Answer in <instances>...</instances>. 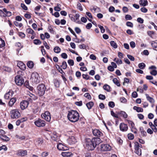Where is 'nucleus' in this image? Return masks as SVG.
<instances>
[{"label": "nucleus", "instance_id": "obj_1", "mask_svg": "<svg viewBox=\"0 0 157 157\" xmlns=\"http://www.w3.org/2000/svg\"><path fill=\"white\" fill-rule=\"evenodd\" d=\"M78 113L75 110H71L68 111L67 117L68 120L71 122L77 121L79 118Z\"/></svg>", "mask_w": 157, "mask_h": 157}, {"label": "nucleus", "instance_id": "obj_2", "mask_svg": "<svg viewBox=\"0 0 157 157\" xmlns=\"http://www.w3.org/2000/svg\"><path fill=\"white\" fill-rule=\"evenodd\" d=\"M38 94L40 96H43L45 92L46 88L43 84H39L37 87Z\"/></svg>", "mask_w": 157, "mask_h": 157}, {"label": "nucleus", "instance_id": "obj_3", "mask_svg": "<svg viewBox=\"0 0 157 157\" xmlns=\"http://www.w3.org/2000/svg\"><path fill=\"white\" fill-rule=\"evenodd\" d=\"M31 79L33 82H34L36 84H37L40 82V78L38 74L36 72H34L32 73Z\"/></svg>", "mask_w": 157, "mask_h": 157}, {"label": "nucleus", "instance_id": "obj_4", "mask_svg": "<svg viewBox=\"0 0 157 157\" xmlns=\"http://www.w3.org/2000/svg\"><path fill=\"white\" fill-rule=\"evenodd\" d=\"M15 81L16 84L19 86L22 85L24 82L23 77L20 75H17L15 77Z\"/></svg>", "mask_w": 157, "mask_h": 157}, {"label": "nucleus", "instance_id": "obj_5", "mask_svg": "<svg viewBox=\"0 0 157 157\" xmlns=\"http://www.w3.org/2000/svg\"><path fill=\"white\" fill-rule=\"evenodd\" d=\"M11 117L12 118H18L20 116V113L17 109H13L10 112Z\"/></svg>", "mask_w": 157, "mask_h": 157}, {"label": "nucleus", "instance_id": "obj_6", "mask_svg": "<svg viewBox=\"0 0 157 157\" xmlns=\"http://www.w3.org/2000/svg\"><path fill=\"white\" fill-rule=\"evenodd\" d=\"M34 124L36 125L38 127H43L45 125V122L44 121L38 119L34 122Z\"/></svg>", "mask_w": 157, "mask_h": 157}, {"label": "nucleus", "instance_id": "obj_7", "mask_svg": "<svg viewBox=\"0 0 157 157\" xmlns=\"http://www.w3.org/2000/svg\"><path fill=\"white\" fill-rule=\"evenodd\" d=\"M111 149V147L108 144H103L101 145L100 149L101 151H109Z\"/></svg>", "mask_w": 157, "mask_h": 157}, {"label": "nucleus", "instance_id": "obj_8", "mask_svg": "<svg viewBox=\"0 0 157 157\" xmlns=\"http://www.w3.org/2000/svg\"><path fill=\"white\" fill-rule=\"evenodd\" d=\"M41 117L48 121H50L51 119L50 114L48 111H46L44 113L42 114Z\"/></svg>", "mask_w": 157, "mask_h": 157}, {"label": "nucleus", "instance_id": "obj_9", "mask_svg": "<svg viewBox=\"0 0 157 157\" xmlns=\"http://www.w3.org/2000/svg\"><path fill=\"white\" fill-rule=\"evenodd\" d=\"M95 147L93 142L90 140V142L86 143V148L89 150H93Z\"/></svg>", "mask_w": 157, "mask_h": 157}, {"label": "nucleus", "instance_id": "obj_10", "mask_svg": "<svg viewBox=\"0 0 157 157\" xmlns=\"http://www.w3.org/2000/svg\"><path fill=\"white\" fill-rule=\"evenodd\" d=\"M91 141L96 147L101 143V140L99 138H94L92 139Z\"/></svg>", "mask_w": 157, "mask_h": 157}, {"label": "nucleus", "instance_id": "obj_11", "mask_svg": "<svg viewBox=\"0 0 157 157\" xmlns=\"http://www.w3.org/2000/svg\"><path fill=\"white\" fill-rule=\"evenodd\" d=\"M119 127L120 130L122 132H126L128 129L127 125L124 123H121L120 124Z\"/></svg>", "mask_w": 157, "mask_h": 157}, {"label": "nucleus", "instance_id": "obj_12", "mask_svg": "<svg viewBox=\"0 0 157 157\" xmlns=\"http://www.w3.org/2000/svg\"><path fill=\"white\" fill-rule=\"evenodd\" d=\"M57 148L59 150L66 151L68 149L67 147L60 143L57 145Z\"/></svg>", "mask_w": 157, "mask_h": 157}, {"label": "nucleus", "instance_id": "obj_13", "mask_svg": "<svg viewBox=\"0 0 157 157\" xmlns=\"http://www.w3.org/2000/svg\"><path fill=\"white\" fill-rule=\"evenodd\" d=\"M29 105V102L27 101H24L20 103V107L22 110L27 108Z\"/></svg>", "mask_w": 157, "mask_h": 157}, {"label": "nucleus", "instance_id": "obj_14", "mask_svg": "<svg viewBox=\"0 0 157 157\" xmlns=\"http://www.w3.org/2000/svg\"><path fill=\"white\" fill-rule=\"evenodd\" d=\"M93 135L97 137H100L103 136V133L99 130L97 129H95L93 131Z\"/></svg>", "mask_w": 157, "mask_h": 157}, {"label": "nucleus", "instance_id": "obj_15", "mask_svg": "<svg viewBox=\"0 0 157 157\" xmlns=\"http://www.w3.org/2000/svg\"><path fill=\"white\" fill-rule=\"evenodd\" d=\"M68 141L69 144H75L77 142V140L74 137L71 136L68 139Z\"/></svg>", "mask_w": 157, "mask_h": 157}, {"label": "nucleus", "instance_id": "obj_16", "mask_svg": "<svg viewBox=\"0 0 157 157\" xmlns=\"http://www.w3.org/2000/svg\"><path fill=\"white\" fill-rule=\"evenodd\" d=\"M17 66L21 70H24L26 68L25 65L21 61L19 62L17 64Z\"/></svg>", "mask_w": 157, "mask_h": 157}, {"label": "nucleus", "instance_id": "obj_17", "mask_svg": "<svg viewBox=\"0 0 157 157\" xmlns=\"http://www.w3.org/2000/svg\"><path fill=\"white\" fill-rule=\"evenodd\" d=\"M17 155H18L24 156L27 155V151L26 150H19L18 151Z\"/></svg>", "mask_w": 157, "mask_h": 157}, {"label": "nucleus", "instance_id": "obj_18", "mask_svg": "<svg viewBox=\"0 0 157 157\" xmlns=\"http://www.w3.org/2000/svg\"><path fill=\"white\" fill-rule=\"evenodd\" d=\"M16 100L17 99L16 98H11L8 103L9 106L10 107L12 106Z\"/></svg>", "mask_w": 157, "mask_h": 157}, {"label": "nucleus", "instance_id": "obj_19", "mask_svg": "<svg viewBox=\"0 0 157 157\" xmlns=\"http://www.w3.org/2000/svg\"><path fill=\"white\" fill-rule=\"evenodd\" d=\"M147 100L148 101L151 103H153L155 102L154 100V99L149 96V95L147 94H145Z\"/></svg>", "mask_w": 157, "mask_h": 157}, {"label": "nucleus", "instance_id": "obj_20", "mask_svg": "<svg viewBox=\"0 0 157 157\" xmlns=\"http://www.w3.org/2000/svg\"><path fill=\"white\" fill-rule=\"evenodd\" d=\"M9 93H11V95H12L13 94V92L12 90H10L8 93H6L4 95V98L6 99H8L10 98Z\"/></svg>", "mask_w": 157, "mask_h": 157}, {"label": "nucleus", "instance_id": "obj_21", "mask_svg": "<svg viewBox=\"0 0 157 157\" xmlns=\"http://www.w3.org/2000/svg\"><path fill=\"white\" fill-rule=\"evenodd\" d=\"M135 147V152L138 155H141V150L140 148H136V147Z\"/></svg>", "mask_w": 157, "mask_h": 157}, {"label": "nucleus", "instance_id": "obj_22", "mask_svg": "<svg viewBox=\"0 0 157 157\" xmlns=\"http://www.w3.org/2000/svg\"><path fill=\"white\" fill-rule=\"evenodd\" d=\"M139 3L140 5L144 7L147 5L148 2L147 0H140Z\"/></svg>", "mask_w": 157, "mask_h": 157}, {"label": "nucleus", "instance_id": "obj_23", "mask_svg": "<svg viewBox=\"0 0 157 157\" xmlns=\"http://www.w3.org/2000/svg\"><path fill=\"white\" fill-rule=\"evenodd\" d=\"M61 154L63 157H69L71 155V153L70 152L66 151L62 152Z\"/></svg>", "mask_w": 157, "mask_h": 157}, {"label": "nucleus", "instance_id": "obj_24", "mask_svg": "<svg viewBox=\"0 0 157 157\" xmlns=\"http://www.w3.org/2000/svg\"><path fill=\"white\" fill-rule=\"evenodd\" d=\"M94 104V103L93 102L90 101L87 103L86 105L88 109H91L92 107L93 106Z\"/></svg>", "mask_w": 157, "mask_h": 157}, {"label": "nucleus", "instance_id": "obj_25", "mask_svg": "<svg viewBox=\"0 0 157 157\" xmlns=\"http://www.w3.org/2000/svg\"><path fill=\"white\" fill-rule=\"evenodd\" d=\"M0 138L4 141H8L10 140V138L6 136L1 135Z\"/></svg>", "mask_w": 157, "mask_h": 157}, {"label": "nucleus", "instance_id": "obj_26", "mask_svg": "<svg viewBox=\"0 0 157 157\" xmlns=\"http://www.w3.org/2000/svg\"><path fill=\"white\" fill-rule=\"evenodd\" d=\"M133 109L136 110L137 112H142L143 111V109L141 107L134 106L133 107Z\"/></svg>", "mask_w": 157, "mask_h": 157}, {"label": "nucleus", "instance_id": "obj_27", "mask_svg": "<svg viewBox=\"0 0 157 157\" xmlns=\"http://www.w3.org/2000/svg\"><path fill=\"white\" fill-rule=\"evenodd\" d=\"M113 82L118 86H120V82L116 78H114L113 80Z\"/></svg>", "mask_w": 157, "mask_h": 157}, {"label": "nucleus", "instance_id": "obj_28", "mask_svg": "<svg viewBox=\"0 0 157 157\" xmlns=\"http://www.w3.org/2000/svg\"><path fill=\"white\" fill-rule=\"evenodd\" d=\"M79 16H80V15L76 13L75 14V15L74 16V17H75V20H76L75 22L79 24H81V22L80 20L78 21H76L77 20L79 19Z\"/></svg>", "mask_w": 157, "mask_h": 157}, {"label": "nucleus", "instance_id": "obj_29", "mask_svg": "<svg viewBox=\"0 0 157 157\" xmlns=\"http://www.w3.org/2000/svg\"><path fill=\"white\" fill-rule=\"evenodd\" d=\"M27 66L30 68H32L34 66V63L32 61H29L27 63Z\"/></svg>", "mask_w": 157, "mask_h": 157}, {"label": "nucleus", "instance_id": "obj_30", "mask_svg": "<svg viewBox=\"0 0 157 157\" xmlns=\"http://www.w3.org/2000/svg\"><path fill=\"white\" fill-rule=\"evenodd\" d=\"M103 88L104 90H106L108 92H110V86L107 84H105L103 87Z\"/></svg>", "mask_w": 157, "mask_h": 157}, {"label": "nucleus", "instance_id": "obj_31", "mask_svg": "<svg viewBox=\"0 0 157 157\" xmlns=\"http://www.w3.org/2000/svg\"><path fill=\"white\" fill-rule=\"evenodd\" d=\"M138 66L140 69H143L145 67L146 65L144 63H139L138 65Z\"/></svg>", "mask_w": 157, "mask_h": 157}, {"label": "nucleus", "instance_id": "obj_32", "mask_svg": "<svg viewBox=\"0 0 157 157\" xmlns=\"http://www.w3.org/2000/svg\"><path fill=\"white\" fill-rule=\"evenodd\" d=\"M60 51L61 49L58 46H56L54 48V52L56 53H59L60 52Z\"/></svg>", "mask_w": 157, "mask_h": 157}, {"label": "nucleus", "instance_id": "obj_33", "mask_svg": "<svg viewBox=\"0 0 157 157\" xmlns=\"http://www.w3.org/2000/svg\"><path fill=\"white\" fill-rule=\"evenodd\" d=\"M24 85L27 88H29L30 90H33V87L29 86L28 81H26L24 83Z\"/></svg>", "mask_w": 157, "mask_h": 157}, {"label": "nucleus", "instance_id": "obj_34", "mask_svg": "<svg viewBox=\"0 0 157 157\" xmlns=\"http://www.w3.org/2000/svg\"><path fill=\"white\" fill-rule=\"evenodd\" d=\"M3 10L6 13L5 14H6L7 16L10 17L11 15V13L10 11H7L6 9V8L3 9Z\"/></svg>", "mask_w": 157, "mask_h": 157}, {"label": "nucleus", "instance_id": "obj_35", "mask_svg": "<svg viewBox=\"0 0 157 157\" xmlns=\"http://www.w3.org/2000/svg\"><path fill=\"white\" fill-rule=\"evenodd\" d=\"M110 44L111 46L115 48H116L117 47V44L114 41H111Z\"/></svg>", "mask_w": 157, "mask_h": 157}, {"label": "nucleus", "instance_id": "obj_36", "mask_svg": "<svg viewBox=\"0 0 157 157\" xmlns=\"http://www.w3.org/2000/svg\"><path fill=\"white\" fill-rule=\"evenodd\" d=\"M113 61L115 62L117 64H121L122 63L121 60L116 58L114 59Z\"/></svg>", "mask_w": 157, "mask_h": 157}, {"label": "nucleus", "instance_id": "obj_37", "mask_svg": "<svg viewBox=\"0 0 157 157\" xmlns=\"http://www.w3.org/2000/svg\"><path fill=\"white\" fill-rule=\"evenodd\" d=\"M57 66L58 67V68H57V67H56V68H57L58 70V71L62 75H65V73L62 70V69L60 68V67L58 65H57Z\"/></svg>", "mask_w": 157, "mask_h": 157}, {"label": "nucleus", "instance_id": "obj_38", "mask_svg": "<svg viewBox=\"0 0 157 157\" xmlns=\"http://www.w3.org/2000/svg\"><path fill=\"white\" fill-rule=\"evenodd\" d=\"M33 43L36 45H39L41 43V42L39 40L35 39L33 40Z\"/></svg>", "mask_w": 157, "mask_h": 157}, {"label": "nucleus", "instance_id": "obj_39", "mask_svg": "<svg viewBox=\"0 0 157 157\" xmlns=\"http://www.w3.org/2000/svg\"><path fill=\"white\" fill-rule=\"evenodd\" d=\"M67 65L66 61H63L62 62V65L61 66V67H62L63 69H65L67 68Z\"/></svg>", "mask_w": 157, "mask_h": 157}, {"label": "nucleus", "instance_id": "obj_40", "mask_svg": "<svg viewBox=\"0 0 157 157\" xmlns=\"http://www.w3.org/2000/svg\"><path fill=\"white\" fill-rule=\"evenodd\" d=\"M120 114L124 118H127L128 117V115L124 111H122L121 112Z\"/></svg>", "mask_w": 157, "mask_h": 157}, {"label": "nucleus", "instance_id": "obj_41", "mask_svg": "<svg viewBox=\"0 0 157 157\" xmlns=\"http://www.w3.org/2000/svg\"><path fill=\"white\" fill-rule=\"evenodd\" d=\"M5 45V41L1 38H0V47L2 48Z\"/></svg>", "mask_w": 157, "mask_h": 157}, {"label": "nucleus", "instance_id": "obj_42", "mask_svg": "<svg viewBox=\"0 0 157 157\" xmlns=\"http://www.w3.org/2000/svg\"><path fill=\"white\" fill-rule=\"evenodd\" d=\"M134 144V146L136 147V148H141L142 147V145L141 144H139L138 142H135Z\"/></svg>", "mask_w": 157, "mask_h": 157}, {"label": "nucleus", "instance_id": "obj_43", "mask_svg": "<svg viewBox=\"0 0 157 157\" xmlns=\"http://www.w3.org/2000/svg\"><path fill=\"white\" fill-rule=\"evenodd\" d=\"M84 96L89 100L91 99V97L90 94L88 93H85L84 95Z\"/></svg>", "mask_w": 157, "mask_h": 157}, {"label": "nucleus", "instance_id": "obj_44", "mask_svg": "<svg viewBox=\"0 0 157 157\" xmlns=\"http://www.w3.org/2000/svg\"><path fill=\"white\" fill-rule=\"evenodd\" d=\"M67 62L69 65L71 66H73L74 65V61L72 59H69Z\"/></svg>", "mask_w": 157, "mask_h": 157}, {"label": "nucleus", "instance_id": "obj_45", "mask_svg": "<svg viewBox=\"0 0 157 157\" xmlns=\"http://www.w3.org/2000/svg\"><path fill=\"white\" fill-rule=\"evenodd\" d=\"M98 26L100 29L101 32L102 33H103L105 32V29H104L103 26H102L100 25H98Z\"/></svg>", "mask_w": 157, "mask_h": 157}, {"label": "nucleus", "instance_id": "obj_46", "mask_svg": "<svg viewBox=\"0 0 157 157\" xmlns=\"http://www.w3.org/2000/svg\"><path fill=\"white\" fill-rule=\"evenodd\" d=\"M25 120H25V118H23V119H21L20 120H18L16 122V124L17 125H19L21 122L25 121Z\"/></svg>", "mask_w": 157, "mask_h": 157}, {"label": "nucleus", "instance_id": "obj_47", "mask_svg": "<svg viewBox=\"0 0 157 157\" xmlns=\"http://www.w3.org/2000/svg\"><path fill=\"white\" fill-rule=\"evenodd\" d=\"M108 105L110 107L113 108L115 106V104L113 102L111 101L109 102Z\"/></svg>", "mask_w": 157, "mask_h": 157}, {"label": "nucleus", "instance_id": "obj_48", "mask_svg": "<svg viewBox=\"0 0 157 157\" xmlns=\"http://www.w3.org/2000/svg\"><path fill=\"white\" fill-rule=\"evenodd\" d=\"M98 98L99 99L102 100H104L106 98L105 96L102 94H100L98 96Z\"/></svg>", "mask_w": 157, "mask_h": 157}, {"label": "nucleus", "instance_id": "obj_49", "mask_svg": "<svg viewBox=\"0 0 157 157\" xmlns=\"http://www.w3.org/2000/svg\"><path fill=\"white\" fill-rule=\"evenodd\" d=\"M120 100L121 102L125 103L127 102L126 99L124 97H122L120 98Z\"/></svg>", "mask_w": 157, "mask_h": 157}, {"label": "nucleus", "instance_id": "obj_50", "mask_svg": "<svg viewBox=\"0 0 157 157\" xmlns=\"http://www.w3.org/2000/svg\"><path fill=\"white\" fill-rule=\"evenodd\" d=\"M3 70H4L5 71L10 72L11 71V69L8 67H5L3 68Z\"/></svg>", "mask_w": 157, "mask_h": 157}, {"label": "nucleus", "instance_id": "obj_51", "mask_svg": "<svg viewBox=\"0 0 157 157\" xmlns=\"http://www.w3.org/2000/svg\"><path fill=\"white\" fill-rule=\"evenodd\" d=\"M126 25L127 26L132 28L133 27V23L129 21H128L126 22Z\"/></svg>", "mask_w": 157, "mask_h": 157}, {"label": "nucleus", "instance_id": "obj_52", "mask_svg": "<svg viewBox=\"0 0 157 157\" xmlns=\"http://www.w3.org/2000/svg\"><path fill=\"white\" fill-rule=\"evenodd\" d=\"M150 73L152 75L155 76L157 74V71L156 70H153Z\"/></svg>", "mask_w": 157, "mask_h": 157}, {"label": "nucleus", "instance_id": "obj_53", "mask_svg": "<svg viewBox=\"0 0 157 157\" xmlns=\"http://www.w3.org/2000/svg\"><path fill=\"white\" fill-rule=\"evenodd\" d=\"M128 138L129 140H132L134 138V135L133 134L129 133L128 134Z\"/></svg>", "mask_w": 157, "mask_h": 157}, {"label": "nucleus", "instance_id": "obj_54", "mask_svg": "<svg viewBox=\"0 0 157 157\" xmlns=\"http://www.w3.org/2000/svg\"><path fill=\"white\" fill-rule=\"evenodd\" d=\"M77 6L78 9L80 11H82L83 10L81 6V4L80 3H78L77 4Z\"/></svg>", "mask_w": 157, "mask_h": 157}, {"label": "nucleus", "instance_id": "obj_55", "mask_svg": "<svg viewBox=\"0 0 157 157\" xmlns=\"http://www.w3.org/2000/svg\"><path fill=\"white\" fill-rule=\"evenodd\" d=\"M26 31L28 33L30 34H33L34 32L33 30L30 28L27 29L26 30Z\"/></svg>", "mask_w": 157, "mask_h": 157}, {"label": "nucleus", "instance_id": "obj_56", "mask_svg": "<svg viewBox=\"0 0 157 157\" xmlns=\"http://www.w3.org/2000/svg\"><path fill=\"white\" fill-rule=\"evenodd\" d=\"M125 18L126 20H131L132 18L131 16L128 14L126 15Z\"/></svg>", "mask_w": 157, "mask_h": 157}, {"label": "nucleus", "instance_id": "obj_57", "mask_svg": "<svg viewBox=\"0 0 157 157\" xmlns=\"http://www.w3.org/2000/svg\"><path fill=\"white\" fill-rule=\"evenodd\" d=\"M127 56L128 58L131 61H134V58L132 56L129 55H127Z\"/></svg>", "mask_w": 157, "mask_h": 157}, {"label": "nucleus", "instance_id": "obj_58", "mask_svg": "<svg viewBox=\"0 0 157 157\" xmlns=\"http://www.w3.org/2000/svg\"><path fill=\"white\" fill-rule=\"evenodd\" d=\"M151 45L153 48H157V43L155 41H152Z\"/></svg>", "mask_w": 157, "mask_h": 157}, {"label": "nucleus", "instance_id": "obj_59", "mask_svg": "<svg viewBox=\"0 0 157 157\" xmlns=\"http://www.w3.org/2000/svg\"><path fill=\"white\" fill-rule=\"evenodd\" d=\"M132 97L133 98H136L137 97L138 95L136 91H134L132 92Z\"/></svg>", "mask_w": 157, "mask_h": 157}, {"label": "nucleus", "instance_id": "obj_60", "mask_svg": "<svg viewBox=\"0 0 157 157\" xmlns=\"http://www.w3.org/2000/svg\"><path fill=\"white\" fill-rule=\"evenodd\" d=\"M21 6L25 10H28L27 7L24 4L21 3Z\"/></svg>", "mask_w": 157, "mask_h": 157}, {"label": "nucleus", "instance_id": "obj_61", "mask_svg": "<svg viewBox=\"0 0 157 157\" xmlns=\"http://www.w3.org/2000/svg\"><path fill=\"white\" fill-rule=\"evenodd\" d=\"M48 155V153L47 152H44L41 154V155L42 157H45Z\"/></svg>", "mask_w": 157, "mask_h": 157}, {"label": "nucleus", "instance_id": "obj_62", "mask_svg": "<svg viewBox=\"0 0 157 157\" xmlns=\"http://www.w3.org/2000/svg\"><path fill=\"white\" fill-rule=\"evenodd\" d=\"M62 57L64 59H67V54L65 53H63L61 54Z\"/></svg>", "mask_w": 157, "mask_h": 157}, {"label": "nucleus", "instance_id": "obj_63", "mask_svg": "<svg viewBox=\"0 0 157 157\" xmlns=\"http://www.w3.org/2000/svg\"><path fill=\"white\" fill-rule=\"evenodd\" d=\"M55 86L56 87L59 86V82L58 80L54 82Z\"/></svg>", "mask_w": 157, "mask_h": 157}, {"label": "nucleus", "instance_id": "obj_64", "mask_svg": "<svg viewBox=\"0 0 157 157\" xmlns=\"http://www.w3.org/2000/svg\"><path fill=\"white\" fill-rule=\"evenodd\" d=\"M85 157H93L91 155V154L90 152H87L85 154Z\"/></svg>", "mask_w": 157, "mask_h": 157}]
</instances>
